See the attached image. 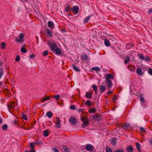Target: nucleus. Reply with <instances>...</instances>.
Here are the masks:
<instances>
[{"label":"nucleus","instance_id":"obj_57","mask_svg":"<svg viewBox=\"0 0 152 152\" xmlns=\"http://www.w3.org/2000/svg\"><path fill=\"white\" fill-rule=\"evenodd\" d=\"M55 126L58 128H60L61 127V124H56Z\"/></svg>","mask_w":152,"mask_h":152},{"label":"nucleus","instance_id":"obj_27","mask_svg":"<svg viewBox=\"0 0 152 152\" xmlns=\"http://www.w3.org/2000/svg\"><path fill=\"white\" fill-rule=\"evenodd\" d=\"M73 69L76 72H79L80 71V69L74 65H72Z\"/></svg>","mask_w":152,"mask_h":152},{"label":"nucleus","instance_id":"obj_16","mask_svg":"<svg viewBox=\"0 0 152 152\" xmlns=\"http://www.w3.org/2000/svg\"><path fill=\"white\" fill-rule=\"evenodd\" d=\"M47 34L50 37H52L53 36V33L51 30L49 29H47L46 30Z\"/></svg>","mask_w":152,"mask_h":152},{"label":"nucleus","instance_id":"obj_9","mask_svg":"<svg viewBox=\"0 0 152 152\" xmlns=\"http://www.w3.org/2000/svg\"><path fill=\"white\" fill-rule=\"evenodd\" d=\"M106 88L104 85H102L99 86L100 92L101 94L103 93L106 90Z\"/></svg>","mask_w":152,"mask_h":152},{"label":"nucleus","instance_id":"obj_36","mask_svg":"<svg viewBox=\"0 0 152 152\" xmlns=\"http://www.w3.org/2000/svg\"><path fill=\"white\" fill-rule=\"evenodd\" d=\"M7 124H4L2 126V129L4 130H6L7 128Z\"/></svg>","mask_w":152,"mask_h":152},{"label":"nucleus","instance_id":"obj_13","mask_svg":"<svg viewBox=\"0 0 152 152\" xmlns=\"http://www.w3.org/2000/svg\"><path fill=\"white\" fill-rule=\"evenodd\" d=\"M93 104V103L89 100H87L84 103L85 104L87 105L88 107H91Z\"/></svg>","mask_w":152,"mask_h":152},{"label":"nucleus","instance_id":"obj_33","mask_svg":"<svg viewBox=\"0 0 152 152\" xmlns=\"http://www.w3.org/2000/svg\"><path fill=\"white\" fill-rule=\"evenodd\" d=\"M137 56H139L140 59L143 60L144 59V56H143L142 54H138Z\"/></svg>","mask_w":152,"mask_h":152},{"label":"nucleus","instance_id":"obj_44","mask_svg":"<svg viewBox=\"0 0 152 152\" xmlns=\"http://www.w3.org/2000/svg\"><path fill=\"white\" fill-rule=\"evenodd\" d=\"M34 143H35V142L30 143V148H31L32 150H34L33 149L34 147Z\"/></svg>","mask_w":152,"mask_h":152},{"label":"nucleus","instance_id":"obj_2","mask_svg":"<svg viewBox=\"0 0 152 152\" xmlns=\"http://www.w3.org/2000/svg\"><path fill=\"white\" fill-rule=\"evenodd\" d=\"M24 37V35L23 34L20 33L19 36V38H17L15 39V41L19 42H22L23 40Z\"/></svg>","mask_w":152,"mask_h":152},{"label":"nucleus","instance_id":"obj_3","mask_svg":"<svg viewBox=\"0 0 152 152\" xmlns=\"http://www.w3.org/2000/svg\"><path fill=\"white\" fill-rule=\"evenodd\" d=\"M92 118L94 121H99L101 119V116L97 114L93 115Z\"/></svg>","mask_w":152,"mask_h":152},{"label":"nucleus","instance_id":"obj_32","mask_svg":"<svg viewBox=\"0 0 152 152\" xmlns=\"http://www.w3.org/2000/svg\"><path fill=\"white\" fill-rule=\"evenodd\" d=\"M96 111V110L95 108H92L88 110V111L90 113H94Z\"/></svg>","mask_w":152,"mask_h":152},{"label":"nucleus","instance_id":"obj_20","mask_svg":"<svg viewBox=\"0 0 152 152\" xmlns=\"http://www.w3.org/2000/svg\"><path fill=\"white\" fill-rule=\"evenodd\" d=\"M82 58L83 60H87L88 59V57L86 54H82Z\"/></svg>","mask_w":152,"mask_h":152},{"label":"nucleus","instance_id":"obj_38","mask_svg":"<svg viewBox=\"0 0 152 152\" xmlns=\"http://www.w3.org/2000/svg\"><path fill=\"white\" fill-rule=\"evenodd\" d=\"M48 130H45L44 132V136L45 137H47L48 135Z\"/></svg>","mask_w":152,"mask_h":152},{"label":"nucleus","instance_id":"obj_47","mask_svg":"<svg viewBox=\"0 0 152 152\" xmlns=\"http://www.w3.org/2000/svg\"><path fill=\"white\" fill-rule=\"evenodd\" d=\"M115 152H124V151L121 149H118L115 151Z\"/></svg>","mask_w":152,"mask_h":152},{"label":"nucleus","instance_id":"obj_48","mask_svg":"<svg viewBox=\"0 0 152 152\" xmlns=\"http://www.w3.org/2000/svg\"><path fill=\"white\" fill-rule=\"evenodd\" d=\"M63 148L64 149V152H69L68 149L66 147H64Z\"/></svg>","mask_w":152,"mask_h":152},{"label":"nucleus","instance_id":"obj_10","mask_svg":"<svg viewBox=\"0 0 152 152\" xmlns=\"http://www.w3.org/2000/svg\"><path fill=\"white\" fill-rule=\"evenodd\" d=\"M105 79H106V78H108V80H110V79H113L114 77L111 74H107L105 75Z\"/></svg>","mask_w":152,"mask_h":152},{"label":"nucleus","instance_id":"obj_58","mask_svg":"<svg viewBox=\"0 0 152 152\" xmlns=\"http://www.w3.org/2000/svg\"><path fill=\"white\" fill-rule=\"evenodd\" d=\"M148 12L149 14H150L152 12V9H149L148 11Z\"/></svg>","mask_w":152,"mask_h":152},{"label":"nucleus","instance_id":"obj_11","mask_svg":"<svg viewBox=\"0 0 152 152\" xmlns=\"http://www.w3.org/2000/svg\"><path fill=\"white\" fill-rule=\"evenodd\" d=\"M92 93L87 92L86 93L85 96L88 99H90L92 97Z\"/></svg>","mask_w":152,"mask_h":152},{"label":"nucleus","instance_id":"obj_14","mask_svg":"<svg viewBox=\"0 0 152 152\" xmlns=\"http://www.w3.org/2000/svg\"><path fill=\"white\" fill-rule=\"evenodd\" d=\"M129 124H117V126H121V127L123 129H125L126 127H127L129 126Z\"/></svg>","mask_w":152,"mask_h":152},{"label":"nucleus","instance_id":"obj_8","mask_svg":"<svg viewBox=\"0 0 152 152\" xmlns=\"http://www.w3.org/2000/svg\"><path fill=\"white\" fill-rule=\"evenodd\" d=\"M69 121L71 124H76L77 120L74 116H71L69 119Z\"/></svg>","mask_w":152,"mask_h":152},{"label":"nucleus","instance_id":"obj_46","mask_svg":"<svg viewBox=\"0 0 152 152\" xmlns=\"http://www.w3.org/2000/svg\"><path fill=\"white\" fill-rule=\"evenodd\" d=\"M148 73L151 75H152V69H148Z\"/></svg>","mask_w":152,"mask_h":152},{"label":"nucleus","instance_id":"obj_54","mask_svg":"<svg viewBox=\"0 0 152 152\" xmlns=\"http://www.w3.org/2000/svg\"><path fill=\"white\" fill-rule=\"evenodd\" d=\"M140 130L142 132H145V129L142 128V127H141L140 128Z\"/></svg>","mask_w":152,"mask_h":152},{"label":"nucleus","instance_id":"obj_64","mask_svg":"<svg viewBox=\"0 0 152 152\" xmlns=\"http://www.w3.org/2000/svg\"><path fill=\"white\" fill-rule=\"evenodd\" d=\"M3 122V121H2V119L0 118V124H1Z\"/></svg>","mask_w":152,"mask_h":152},{"label":"nucleus","instance_id":"obj_42","mask_svg":"<svg viewBox=\"0 0 152 152\" xmlns=\"http://www.w3.org/2000/svg\"><path fill=\"white\" fill-rule=\"evenodd\" d=\"M53 96L56 100H58L60 98V95L59 94H57L56 95Z\"/></svg>","mask_w":152,"mask_h":152},{"label":"nucleus","instance_id":"obj_1","mask_svg":"<svg viewBox=\"0 0 152 152\" xmlns=\"http://www.w3.org/2000/svg\"><path fill=\"white\" fill-rule=\"evenodd\" d=\"M105 80V81L103 82L102 83V85L106 84L107 88L109 90H110L112 88L113 86V83L111 80H108V78H107Z\"/></svg>","mask_w":152,"mask_h":152},{"label":"nucleus","instance_id":"obj_60","mask_svg":"<svg viewBox=\"0 0 152 152\" xmlns=\"http://www.w3.org/2000/svg\"><path fill=\"white\" fill-rule=\"evenodd\" d=\"M12 107V106L11 105H8V109L9 110L10 108H11Z\"/></svg>","mask_w":152,"mask_h":152},{"label":"nucleus","instance_id":"obj_15","mask_svg":"<svg viewBox=\"0 0 152 152\" xmlns=\"http://www.w3.org/2000/svg\"><path fill=\"white\" fill-rule=\"evenodd\" d=\"M126 150L128 152H132L133 149L132 146H129L126 148Z\"/></svg>","mask_w":152,"mask_h":152},{"label":"nucleus","instance_id":"obj_63","mask_svg":"<svg viewBox=\"0 0 152 152\" xmlns=\"http://www.w3.org/2000/svg\"><path fill=\"white\" fill-rule=\"evenodd\" d=\"M25 152H28V151H26ZM29 152H35V151L34 150H32L31 151H30Z\"/></svg>","mask_w":152,"mask_h":152},{"label":"nucleus","instance_id":"obj_30","mask_svg":"<svg viewBox=\"0 0 152 152\" xmlns=\"http://www.w3.org/2000/svg\"><path fill=\"white\" fill-rule=\"evenodd\" d=\"M111 143L112 145H115L116 144V140L115 139H113L111 141Z\"/></svg>","mask_w":152,"mask_h":152},{"label":"nucleus","instance_id":"obj_61","mask_svg":"<svg viewBox=\"0 0 152 152\" xmlns=\"http://www.w3.org/2000/svg\"><path fill=\"white\" fill-rule=\"evenodd\" d=\"M112 93V91H109L108 92H107V94H110Z\"/></svg>","mask_w":152,"mask_h":152},{"label":"nucleus","instance_id":"obj_12","mask_svg":"<svg viewBox=\"0 0 152 152\" xmlns=\"http://www.w3.org/2000/svg\"><path fill=\"white\" fill-rule=\"evenodd\" d=\"M48 26L51 28H53L54 27V25L53 23L50 21H49L48 23Z\"/></svg>","mask_w":152,"mask_h":152},{"label":"nucleus","instance_id":"obj_18","mask_svg":"<svg viewBox=\"0 0 152 152\" xmlns=\"http://www.w3.org/2000/svg\"><path fill=\"white\" fill-rule=\"evenodd\" d=\"M136 72L140 75H142V70L140 68H138L136 70Z\"/></svg>","mask_w":152,"mask_h":152},{"label":"nucleus","instance_id":"obj_19","mask_svg":"<svg viewBox=\"0 0 152 152\" xmlns=\"http://www.w3.org/2000/svg\"><path fill=\"white\" fill-rule=\"evenodd\" d=\"M54 51H55L56 53L58 55H60L61 53V50L58 47Z\"/></svg>","mask_w":152,"mask_h":152},{"label":"nucleus","instance_id":"obj_29","mask_svg":"<svg viewBox=\"0 0 152 152\" xmlns=\"http://www.w3.org/2000/svg\"><path fill=\"white\" fill-rule=\"evenodd\" d=\"M129 69L131 72H134L135 69V67L134 66H132L128 68Z\"/></svg>","mask_w":152,"mask_h":152},{"label":"nucleus","instance_id":"obj_26","mask_svg":"<svg viewBox=\"0 0 152 152\" xmlns=\"http://www.w3.org/2000/svg\"><path fill=\"white\" fill-rule=\"evenodd\" d=\"M136 147H137L138 150L139 151H141V150L140 149V146L141 145H140V144L139 143H138V142H136Z\"/></svg>","mask_w":152,"mask_h":152},{"label":"nucleus","instance_id":"obj_43","mask_svg":"<svg viewBox=\"0 0 152 152\" xmlns=\"http://www.w3.org/2000/svg\"><path fill=\"white\" fill-rule=\"evenodd\" d=\"M143 60L145 61H151V59L149 57H146L145 58H144V59Z\"/></svg>","mask_w":152,"mask_h":152},{"label":"nucleus","instance_id":"obj_21","mask_svg":"<svg viewBox=\"0 0 152 152\" xmlns=\"http://www.w3.org/2000/svg\"><path fill=\"white\" fill-rule=\"evenodd\" d=\"M50 99V97L49 96H46L45 97L42 98L41 99V102H43L45 101H46Z\"/></svg>","mask_w":152,"mask_h":152},{"label":"nucleus","instance_id":"obj_25","mask_svg":"<svg viewBox=\"0 0 152 152\" xmlns=\"http://www.w3.org/2000/svg\"><path fill=\"white\" fill-rule=\"evenodd\" d=\"M66 6L67 7L65 8V11L66 12H68L71 10H70V4H67Z\"/></svg>","mask_w":152,"mask_h":152},{"label":"nucleus","instance_id":"obj_28","mask_svg":"<svg viewBox=\"0 0 152 152\" xmlns=\"http://www.w3.org/2000/svg\"><path fill=\"white\" fill-rule=\"evenodd\" d=\"M130 60L129 56H127L126 59L124 60V62L125 64H127L128 62Z\"/></svg>","mask_w":152,"mask_h":152},{"label":"nucleus","instance_id":"obj_40","mask_svg":"<svg viewBox=\"0 0 152 152\" xmlns=\"http://www.w3.org/2000/svg\"><path fill=\"white\" fill-rule=\"evenodd\" d=\"M48 51L47 50H45L44 51L43 53H42V54L43 56H46L48 54Z\"/></svg>","mask_w":152,"mask_h":152},{"label":"nucleus","instance_id":"obj_24","mask_svg":"<svg viewBox=\"0 0 152 152\" xmlns=\"http://www.w3.org/2000/svg\"><path fill=\"white\" fill-rule=\"evenodd\" d=\"M47 116L49 118H51L52 117L53 114L51 111H48L46 113Z\"/></svg>","mask_w":152,"mask_h":152},{"label":"nucleus","instance_id":"obj_56","mask_svg":"<svg viewBox=\"0 0 152 152\" xmlns=\"http://www.w3.org/2000/svg\"><path fill=\"white\" fill-rule=\"evenodd\" d=\"M53 151L54 152H59L58 151L56 148H53Z\"/></svg>","mask_w":152,"mask_h":152},{"label":"nucleus","instance_id":"obj_17","mask_svg":"<svg viewBox=\"0 0 152 152\" xmlns=\"http://www.w3.org/2000/svg\"><path fill=\"white\" fill-rule=\"evenodd\" d=\"M91 16L92 15H89L86 17V18H85L84 20V23H87L88 22L89 20L90 19Z\"/></svg>","mask_w":152,"mask_h":152},{"label":"nucleus","instance_id":"obj_55","mask_svg":"<svg viewBox=\"0 0 152 152\" xmlns=\"http://www.w3.org/2000/svg\"><path fill=\"white\" fill-rule=\"evenodd\" d=\"M76 110L77 111L78 113L82 112L83 113L82 110L81 109H77Z\"/></svg>","mask_w":152,"mask_h":152},{"label":"nucleus","instance_id":"obj_62","mask_svg":"<svg viewBox=\"0 0 152 152\" xmlns=\"http://www.w3.org/2000/svg\"><path fill=\"white\" fill-rule=\"evenodd\" d=\"M3 64V62L2 61H0V66H1Z\"/></svg>","mask_w":152,"mask_h":152},{"label":"nucleus","instance_id":"obj_50","mask_svg":"<svg viewBox=\"0 0 152 152\" xmlns=\"http://www.w3.org/2000/svg\"><path fill=\"white\" fill-rule=\"evenodd\" d=\"M88 124H82L81 127L82 128H85L86 126H87Z\"/></svg>","mask_w":152,"mask_h":152},{"label":"nucleus","instance_id":"obj_23","mask_svg":"<svg viewBox=\"0 0 152 152\" xmlns=\"http://www.w3.org/2000/svg\"><path fill=\"white\" fill-rule=\"evenodd\" d=\"M93 88L94 91L96 94L97 92V88L96 85H93L92 86Z\"/></svg>","mask_w":152,"mask_h":152},{"label":"nucleus","instance_id":"obj_35","mask_svg":"<svg viewBox=\"0 0 152 152\" xmlns=\"http://www.w3.org/2000/svg\"><path fill=\"white\" fill-rule=\"evenodd\" d=\"M92 70H94L95 71H99L100 70V68L98 67H94L91 69Z\"/></svg>","mask_w":152,"mask_h":152},{"label":"nucleus","instance_id":"obj_6","mask_svg":"<svg viewBox=\"0 0 152 152\" xmlns=\"http://www.w3.org/2000/svg\"><path fill=\"white\" fill-rule=\"evenodd\" d=\"M81 120L82 122L83 123V124H88V121L86 115H84L83 116H81Z\"/></svg>","mask_w":152,"mask_h":152},{"label":"nucleus","instance_id":"obj_22","mask_svg":"<svg viewBox=\"0 0 152 152\" xmlns=\"http://www.w3.org/2000/svg\"><path fill=\"white\" fill-rule=\"evenodd\" d=\"M104 44L106 46H109L110 45L109 40L107 39H104Z\"/></svg>","mask_w":152,"mask_h":152},{"label":"nucleus","instance_id":"obj_5","mask_svg":"<svg viewBox=\"0 0 152 152\" xmlns=\"http://www.w3.org/2000/svg\"><path fill=\"white\" fill-rule=\"evenodd\" d=\"M50 47L51 50L53 51L58 48L56 43L53 41L52 42L51 44Z\"/></svg>","mask_w":152,"mask_h":152},{"label":"nucleus","instance_id":"obj_7","mask_svg":"<svg viewBox=\"0 0 152 152\" xmlns=\"http://www.w3.org/2000/svg\"><path fill=\"white\" fill-rule=\"evenodd\" d=\"M86 149L89 151H92L94 148V146L91 144H87L86 146Z\"/></svg>","mask_w":152,"mask_h":152},{"label":"nucleus","instance_id":"obj_53","mask_svg":"<svg viewBox=\"0 0 152 152\" xmlns=\"http://www.w3.org/2000/svg\"><path fill=\"white\" fill-rule=\"evenodd\" d=\"M47 45H49L50 46V45L51 44L52 42H50L49 41H48L46 42Z\"/></svg>","mask_w":152,"mask_h":152},{"label":"nucleus","instance_id":"obj_41","mask_svg":"<svg viewBox=\"0 0 152 152\" xmlns=\"http://www.w3.org/2000/svg\"><path fill=\"white\" fill-rule=\"evenodd\" d=\"M56 123L55 124H60V120L59 118H56L55 119Z\"/></svg>","mask_w":152,"mask_h":152},{"label":"nucleus","instance_id":"obj_39","mask_svg":"<svg viewBox=\"0 0 152 152\" xmlns=\"http://www.w3.org/2000/svg\"><path fill=\"white\" fill-rule=\"evenodd\" d=\"M106 152H112V150L109 147H107L106 148Z\"/></svg>","mask_w":152,"mask_h":152},{"label":"nucleus","instance_id":"obj_51","mask_svg":"<svg viewBox=\"0 0 152 152\" xmlns=\"http://www.w3.org/2000/svg\"><path fill=\"white\" fill-rule=\"evenodd\" d=\"M70 108L72 110H74L75 108V105H71L70 106Z\"/></svg>","mask_w":152,"mask_h":152},{"label":"nucleus","instance_id":"obj_31","mask_svg":"<svg viewBox=\"0 0 152 152\" xmlns=\"http://www.w3.org/2000/svg\"><path fill=\"white\" fill-rule=\"evenodd\" d=\"M4 74V69L2 68H0V79Z\"/></svg>","mask_w":152,"mask_h":152},{"label":"nucleus","instance_id":"obj_49","mask_svg":"<svg viewBox=\"0 0 152 152\" xmlns=\"http://www.w3.org/2000/svg\"><path fill=\"white\" fill-rule=\"evenodd\" d=\"M140 101L142 102H145L144 98L141 96H140Z\"/></svg>","mask_w":152,"mask_h":152},{"label":"nucleus","instance_id":"obj_37","mask_svg":"<svg viewBox=\"0 0 152 152\" xmlns=\"http://www.w3.org/2000/svg\"><path fill=\"white\" fill-rule=\"evenodd\" d=\"M22 118L23 119L26 120L28 119L27 116L25 114H23L22 115Z\"/></svg>","mask_w":152,"mask_h":152},{"label":"nucleus","instance_id":"obj_45","mask_svg":"<svg viewBox=\"0 0 152 152\" xmlns=\"http://www.w3.org/2000/svg\"><path fill=\"white\" fill-rule=\"evenodd\" d=\"M20 60V57L19 55H17L16 58L15 59V60L16 61H18Z\"/></svg>","mask_w":152,"mask_h":152},{"label":"nucleus","instance_id":"obj_59","mask_svg":"<svg viewBox=\"0 0 152 152\" xmlns=\"http://www.w3.org/2000/svg\"><path fill=\"white\" fill-rule=\"evenodd\" d=\"M34 57V55L33 54H32L30 55V58H33Z\"/></svg>","mask_w":152,"mask_h":152},{"label":"nucleus","instance_id":"obj_34","mask_svg":"<svg viewBox=\"0 0 152 152\" xmlns=\"http://www.w3.org/2000/svg\"><path fill=\"white\" fill-rule=\"evenodd\" d=\"M20 51L23 53H26L27 52V50L25 48L22 47L20 49Z\"/></svg>","mask_w":152,"mask_h":152},{"label":"nucleus","instance_id":"obj_52","mask_svg":"<svg viewBox=\"0 0 152 152\" xmlns=\"http://www.w3.org/2000/svg\"><path fill=\"white\" fill-rule=\"evenodd\" d=\"M1 48L2 49H4L5 48V44L3 42L1 43Z\"/></svg>","mask_w":152,"mask_h":152},{"label":"nucleus","instance_id":"obj_4","mask_svg":"<svg viewBox=\"0 0 152 152\" xmlns=\"http://www.w3.org/2000/svg\"><path fill=\"white\" fill-rule=\"evenodd\" d=\"M79 8L77 6H74L71 9L72 12L74 13L75 14H77L78 13Z\"/></svg>","mask_w":152,"mask_h":152}]
</instances>
